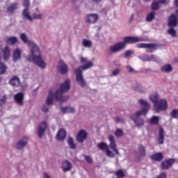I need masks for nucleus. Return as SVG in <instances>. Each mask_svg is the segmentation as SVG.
Returning <instances> with one entry per match:
<instances>
[{
  "instance_id": "47",
  "label": "nucleus",
  "mask_w": 178,
  "mask_h": 178,
  "mask_svg": "<svg viewBox=\"0 0 178 178\" xmlns=\"http://www.w3.org/2000/svg\"><path fill=\"white\" fill-rule=\"evenodd\" d=\"M85 160L88 163H92V159L90 156H85Z\"/></svg>"
},
{
  "instance_id": "46",
  "label": "nucleus",
  "mask_w": 178,
  "mask_h": 178,
  "mask_svg": "<svg viewBox=\"0 0 178 178\" xmlns=\"http://www.w3.org/2000/svg\"><path fill=\"white\" fill-rule=\"evenodd\" d=\"M33 19H38L39 20H41L42 19V14H33Z\"/></svg>"
},
{
  "instance_id": "41",
  "label": "nucleus",
  "mask_w": 178,
  "mask_h": 178,
  "mask_svg": "<svg viewBox=\"0 0 178 178\" xmlns=\"http://www.w3.org/2000/svg\"><path fill=\"white\" fill-rule=\"evenodd\" d=\"M106 154L107 156H109L110 158H115V154L112 151L109 150V148L106 150Z\"/></svg>"
},
{
  "instance_id": "44",
  "label": "nucleus",
  "mask_w": 178,
  "mask_h": 178,
  "mask_svg": "<svg viewBox=\"0 0 178 178\" xmlns=\"http://www.w3.org/2000/svg\"><path fill=\"white\" fill-rule=\"evenodd\" d=\"M42 112H44V113H48V112H49V108L44 104L42 107Z\"/></svg>"
},
{
  "instance_id": "53",
  "label": "nucleus",
  "mask_w": 178,
  "mask_h": 178,
  "mask_svg": "<svg viewBox=\"0 0 178 178\" xmlns=\"http://www.w3.org/2000/svg\"><path fill=\"white\" fill-rule=\"evenodd\" d=\"M115 123H119L120 122H122V119L119 117L115 118Z\"/></svg>"
},
{
  "instance_id": "56",
  "label": "nucleus",
  "mask_w": 178,
  "mask_h": 178,
  "mask_svg": "<svg viewBox=\"0 0 178 178\" xmlns=\"http://www.w3.org/2000/svg\"><path fill=\"white\" fill-rule=\"evenodd\" d=\"M175 5L177 8H178V0H175Z\"/></svg>"
},
{
  "instance_id": "55",
  "label": "nucleus",
  "mask_w": 178,
  "mask_h": 178,
  "mask_svg": "<svg viewBox=\"0 0 178 178\" xmlns=\"http://www.w3.org/2000/svg\"><path fill=\"white\" fill-rule=\"evenodd\" d=\"M44 178H51V177H49V176L47 174V172H45V173L44 174Z\"/></svg>"
},
{
  "instance_id": "38",
  "label": "nucleus",
  "mask_w": 178,
  "mask_h": 178,
  "mask_svg": "<svg viewBox=\"0 0 178 178\" xmlns=\"http://www.w3.org/2000/svg\"><path fill=\"white\" fill-rule=\"evenodd\" d=\"M170 116L178 120V109H173L170 113Z\"/></svg>"
},
{
  "instance_id": "17",
  "label": "nucleus",
  "mask_w": 178,
  "mask_h": 178,
  "mask_svg": "<svg viewBox=\"0 0 178 178\" xmlns=\"http://www.w3.org/2000/svg\"><path fill=\"white\" fill-rule=\"evenodd\" d=\"M19 6V3H13L7 7L6 13L8 15H13L15 11L17 10V7Z\"/></svg>"
},
{
  "instance_id": "48",
  "label": "nucleus",
  "mask_w": 178,
  "mask_h": 178,
  "mask_svg": "<svg viewBox=\"0 0 178 178\" xmlns=\"http://www.w3.org/2000/svg\"><path fill=\"white\" fill-rule=\"evenodd\" d=\"M120 73V70L116 69L113 71L112 76H118Z\"/></svg>"
},
{
  "instance_id": "25",
  "label": "nucleus",
  "mask_w": 178,
  "mask_h": 178,
  "mask_svg": "<svg viewBox=\"0 0 178 178\" xmlns=\"http://www.w3.org/2000/svg\"><path fill=\"white\" fill-rule=\"evenodd\" d=\"M150 159H152V161H156V162H161V161L163 159V154H162L161 152L156 153L150 156Z\"/></svg>"
},
{
  "instance_id": "45",
  "label": "nucleus",
  "mask_w": 178,
  "mask_h": 178,
  "mask_svg": "<svg viewBox=\"0 0 178 178\" xmlns=\"http://www.w3.org/2000/svg\"><path fill=\"white\" fill-rule=\"evenodd\" d=\"M147 59L151 62H156V57L154 55L149 56Z\"/></svg>"
},
{
  "instance_id": "51",
  "label": "nucleus",
  "mask_w": 178,
  "mask_h": 178,
  "mask_svg": "<svg viewBox=\"0 0 178 178\" xmlns=\"http://www.w3.org/2000/svg\"><path fill=\"white\" fill-rule=\"evenodd\" d=\"M127 69L129 73H132V72H134V69H133V67H131V66L130 65L127 66Z\"/></svg>"
},
{
  "instance_id": "50",
  "label": "nucleus",
  "mask_w": 178,
  "mask_h": 178,
  "mask_svg": "<svg viewBox=\"0 0 178 178\" xmlns=\"http://www.w3.org/2000/svg\"><path fill=\"white\" fill-rule=\"evenodd\" d=\"M156 178H166V172H161L157 177Z\"/></svg>"
},
{
  "instance_id": "49",
  "label": "nucleus",
  "mask_w": 178,
  "mask_h": 178,
  "mask_svg": "<svg viewBox=\"0 0 178 178\" xmlns=\"http://www.w3.org/2000/svg\"><path fill=\"white\" fill-rule=\"evenodd\" d=\"M6 95H3V97L1 99H0V102L1 104H6Z\"/></svg>"
},
{
  "instance_id": "43",
  "label": "nucleus",
  "mask_w": 178,
  "mask_h": 178,
  "mask_svg": "<svg viewBox=\"0 0 178 178\" xmlns=\"http://www.w3.org/2000/svg\"><path fill=\"white\" fill-rule=\"evenodd\" d=\"M115 134L116 137H122V136H123V131L122 129H117Z\"/></svg>"
},
{
  "instance_id": "57",
  "label": "nucleus",
  "mask_w": 178,
  "mask_h": 178,
  "mask_svg": "<svg viewBox=\"0 0 178 178\" xmlns=\"http://www.w3.org/2000/svg\"><path fill=\"white\" fill-rule=\"evenodd\" d=\"M175 15H176V16L178 15V9H177V10H175Z\"/></svg>"
},
{
  "instance_id": "52",
  "label": "nucleus",
  "mask_w": 178,
  "mask_h": 178,
  "mask_svg": "<svg viewBox=\"0 0 178 178\" xmlns=\"http://www.w3.org/2000/svg\"><path fill=\"white\" fill-rule=\"evenodd\" d=\"M156 1L159 5H165V3H166V0H157Z\"/></svg>"
},
{
  "instance_id": "29",
  "label": "nucleus",
  "mask_w": 178,
  "mask_h": 178,
  "mask_svg": "<svg viewBox=\"0 0 178 178\" xmlns=\"http://www.w3.org/2000/svg\"><path fill=\"white\" fill-rule=\"evenodd\" d=\"M67 143L70 148H71V149H76V143H74V140H73V138L69 137L67 139Z\"/></svg>"
},
{
  "instance_id": "14",
  "label": "nucleus",
  "mask_w": 178,
  "mask_h": 178,
  "mask_svg": "<svg viewBox=\"0 0 178 178\" xmlns=\"http://www.w3.org/2000/svg\"><path fill=\"white\" fill-rule=\"evenodd\" d=\"M45 130H47V122H42L38 127V136L39 138H42V136H44V133H45Z\"/></svg>"
},
{
  "instance_id": "21",
  "label": "nucleus",
  "mask_w": 178,
  "mask_h": 178,
  "mask_svg": "<svg viewBox=\"0 0 178 178\" xmlns=\"http://www.w3.org/2000/svg\"><path fill=\"white\" fill-rule=\"evenodd\" d=\"M29 141V137L24 136L21 140H19L17 143V149H22L24 148L26 145H27V142Z\"/></svg>"
},
{
  "instance_id": "5",
  "label": "nucleus",
  "mask_w": 178,
  "mask_h": 178,
  "mask_svg": "<svg viewBox=\"0 0 178 178\" xmlns=\"http://www.w3.org/2000/svg\"><path fill=\"white\" fill-rule=\"evenodd\" d=\"M138 102L143 108L131 116V119H132L138 127L144 126V120L140 118V116H141V115H147V112H148L149 108H151L149 103L144 99H139Z\"/></svg>"
},
{
  "instance_id": "28",
  "label": "nucleus",
  "mask_w": 178,
  "mask_h": 178,
  "mask_svg": "<svg viewBox=\"0 0 178 178\" xmlns=\"http://www.w3.org/2000/svg\"><path fill=\"white\" fill-rule=\"evenodd\" d=\"M6 42H7V44H9L10 45H15V44L17 42V38L15 36L6 38Z\"/></svg>"
},
{
  "instance_id": "11",
  "label": "nucleus",
  "mask_w": 178,
  "mask_h": 178,
  "mask_svg": "<svg viewBox=\"0 0 178 178\" xmlns=\"http://www.w3.org/2000/svg\"><path fill=\"white\" fill-rule=\"evenodd\" d=\"M177 15L175 14H171L168 17V27H177Z\"/></svg>"
},
{
  "instance_id": "16",
  "label": "nucleus",
  "mask_w": 178,
  "mask_h": 178,
  "mask_svg": "<svg viewBox=\"0 0 178 178\" xmlns=\"http://www.w3.org/2000/svg\"><path fill=\"white\" fill-rule=\"evenodd\" d=\"M22 59V51L19 48L15 49L13 53V62H17Z\"/></svg>"
},
{
  "instance_id": "8",
  "label": "nucleus",
  "mask_w": 178,
  "mask_h": 178,
  "mask_svg": "<svg viewBox=\"0 0 178 178\" xmlns=\"http://www.w3.org/2000/svg\"><path fill=\"white\" fill-rule=\"evenodd\" d=\"M156 112H161V111H166L168 109V102L165 99H161L154 104Z\"/></svg>"
},
{
  "instance_id": "15",
  "label": "nucleus",
  "mask_w": 178,
  "mask_h": 178,
  "mask_svg": "<svg viewBox=\"0 0 178 178\" xmlns=\"http://www.w3.org/2000/svg\"><path fill=\"white\" fill-rule=\"evenodd\" d=\"M58 70H59L60 73H61V74H66V73H67L69 68L67 67V65H66V64H65V62H63V60H60L58 63Z\"/></svg>"
},
{
  "instance_id": "59",
  "label": "nucleus",
  "mask_w": 178,
  "mask_h": 178,
  "mask_svg": "<svg viewBox=\"0 0 178 178\" xmlns=\"http://www.w3.org/2000/svg\"><path fill=\"white\" fill-rule=\"evenodd\" d=\"M73 3H74V2H76V0H72Z\"/></svg>"
},
{
  "instance_id": "36",
  "label": "nucleus",
  "mask_w": 178,
  "mask_h": 178,
  "mask_svg": "<svg viewBox=\"0 0 178 178\" xmlns=\"http://www.w3.org/2000/svg\"><path fill=\"white\" fill-rule=\"evenodd\" d=\"M167 33L172 37H176L177 34V32H176V30H175L173 27H170V29L167 31Z\"/></svg>"
},
{
  "instance_id": "2",
  "label": "nucleus",
  "mask_w": 178,
  "mask_h": 178,
  "mask_svg": "<svg viewBox=\"0 0 178 178\" xmlns=\"http://www.w3.org/2000/svg\"><path fill=\"white\" fill-rule=\"evenodd\" d=\"M70 90V79H66L64 83L60 84V90H57L54 94L52 91L49 92V95L46 100L47 105H52L54 99H56L59 102H65L69 99V96H63V92H67Z\"/></svg>"
},
{
  "instance_id": "13",
  "label": "nucleus",
  "mask_w": 178,
  "mask_h": 178,
  "mask_svg": "<svg viewBox=\"0 0 178 178\" xmlns=\"http://www.w3.org/2000/svg\"><path fill=\"white\" fill-rule=\"evenodd\" d=\"M108 140L110 141V148L113 149L114 152H115L116 155H119V150L118 149V145L115 141V137L111 135L108 136Z\"/></svg>"
},
{
  "instance_id": "10",
  "label": "nucleus",
  "mask_w": 178,
  "mask_h": 178,
  "mask_svg": "<svg viewBox=\"0 0 178 178\" xmlns=\"http://www.w3.org/2000/svg\"><path fill=\"white\" fill-rule=\"evenodd\" d=\"M174 163H176V159H168L165 160L161 163V169H163V170L170 169V168L173 166Z\"/></svg>"
},
{
  "instance_id": "54",
  "label": "nucleus",
  "mask_w": 178,
  "mask_h": 178,
  "mask_svg": "<svg viewBox=\"0 0 178 178\" xmlns=\"http://www.w3.org/2000/svg\"><path fill=\"white\" fill-rule=\"evenodd\" d=\"M102 0H92V2H94V3H100Z\"/></svg>"
},
{
  "instance_id": "37",
  "label": "nucleus",
  "mask_w": 178,
  "mask_h": 178,
  "mask_svg": "<svg viewBox=\"0 0 178 178\" xmlns=\"http://www.w3.org/2000/svg\"><path fill=\"white\" fill-rule=\"evenodd\" d=\"M150 123H151V124H158V123H159V118H158L157 116L154 115L150 119Z\"/></svg>"
},
{
  "instance_id": "1",
  "label": "nucleus",
  "mask_w": 178,
  "mask_h": 178,
  "mask_svg": "<svg viewBox=\"0 0 178 178\" xmlns=\"http://www.w3.org/2000/svg\"><path fill=\"white\" fill-rule=\"evenodd\" d=\"M20 38L24 44H28V47H30L31 55L28 56V60L29 62H33L35 65H37L41 69H44L47 65L42 58H41V51H40V47L37 46L35 43L27 40V35L26 33H21Z\"/></svg>"
},
{
  "instance_id": "3",
  "label": "nucleus",
  "mask_w": 178,
  "mask_h": 178,
  "mask_svg": "<svg viewBox=\"0 0 178 178\" xmlns=\"http://www.w3.org/2000/svg\"><path fill=\"white\" fill-rule=\"evenodd\" d=\"M81 63H86L83 65L79 66L78 68L75 69L74 73L76 76V83L81 87H86V81H84V78L83 77V70H88V69H91L94 65L91 61H87V58L84 57H81L80 58Z\"/></svg>"
},
{
  "instance_id": "40",
  "label": "nucleus",
  "mask_w": 178,
  "mask_h": 178,
  "mask_svg": "<svg viewBox=\"0 0 178 178\" xmlns=\"http://www.w3.org/2000/svg\"><path fill=\"white\" fill-rule=\"evenodd\" d=\"M115 175V176H118V178L124 177V172L122 170H119L116 171Z\"/></svg>"
},
{
  "instance_id": "19",
  "label": "nucleus",
  "mask_w": 178,
  "mask_h": 178,
  "mask_svg": "<svg viewBox=\"0 0 178 178\" xmlns=\"http://www.w3.org/2000/svg\"><path fill=\"white\" fill-rule=\"evenodd\" d=\"M98 19H99V17L97 14H89L87 15V23H97L98 22Z\"/></svg>"
},
{
  "instance_id": "31",
  "label": "nucleus",
  "mask_w": 178,
  "mask_h": 178,
  "mask_svg": "<svg viewBox=\"0 0 178 178\" xmlns=\"http://www.w3.org/2000/svg\"><path fill=\"white\" fill-rule=\"evenodd\" d=\"M138 151L141 156H145V155H147V153L145 152V147H144L143 145H139Z\"/></svg>"
},
{
  "instance_id": "58",
  "label": "nucleus",
  "mask_w": 178,
  "mask_h": 178,
  "mask_svg": "<svg viewBox=\"0 0 178 178\" xmlns=\"http://www.w3.org/2000/svg\"><path fill=\"white\" fill-rule=\"evenodd\" d=\"M131 19H134V14H132V15H131Z\"/></svg>"
},
{
  "instance_id": "18",
  "label": "nucleus",
  "mask_w": 178,
  "mask_h": 178,
  "mask_svg": "<svg viewBox=\"0 0 178 178\" xmlns=\"http://www.w3.org/2000/svg\"><path fill=\"white\" fill-rule=\"evenodd\" d=\"M9 84L13 87H19L20 86V79L17 76H14L9 80Z\"/></svg>"
},
{
  "instance_id": "7",
  "label": "nucleus",
  "mask_w": 178,
  "mask_h": 178,
  "mask_svg": "<svg viewBox=\"0 0 178 178\" xmlns=\"http://www.w3.org/2000/svg\"><path fill=\"white\" fill-rule=\"evenodd\" d=\"M23 6L25 8L22 10V16L24 19H26V20H29V22H33V18L30 16V11L29 10V6H30L29 0H24Z\"/></svg>"
},
{
  "instance_id": "9",
  "label": "nucleus",
  "mask_w": 178,
  "mask_h": 178,
  "mask_svg": "<svg viewBox=\"0 0 178 178\" xmlns=\"http://www.w3.org/2000/svg\"><path fill=\"white\" fill-rule=\"evenodd\" d=\"M87 137H88L87 131L81 129L76 134V141H78V143H81V144H83V143L87 140Z\"/></svg>"
},
{
  "instance_id": "35",
  "label": "nucleus",
  "mask_w": 178,
  "mask_h": 178,
  "mask_svg": "<svg viewBox=\"0 0 178 178\" xmlns=\"http://www.w3.org/2000/svg\"><path fill=\"white\" fill-rule=\"evenodd\" d=\"M161 8V6H159V3L157 1H154L152 3V10H158Z\"/></svg>"
},
{
  "instance_id": "34",
  "label": "nucleus",
  "mask_w": 178,
  "mask_h": 178,
  "mask_svg": "<svg viewBox=\"0 0 178 178\" xmlns=\"http://www.w3.org/2000/svg\"><path fill=\"white\" fill-rule=\"evenodd\" d=\"M97 147L102 151H106L108 149V145H106V143H105L104 142L98 143Z\"/></svg>"
},
{
  "instance_id": "4",
  "label": "nucleus",
  "mask_w": 178,
  "mask_h": 178,
  "mask_svg": "<svg viewBox=\"0 0 178 178\" xmlns=\"http://www.w3.org/2000/svg\"><path fill=\"white\" fill-rule=\"evenodd\" d=\"M124 42H120L114 45H112L109 47L110 52L113 54L122 51L124 48L126 47V44H136V42H141L145 41L143 38L137 37V36H127L123 38Z\"/></svg>"
},
{
  "instance_id": "22",
  "label": "nucleus",
  "mask_w": 178,
  "mask_h": 178,
  "mask_svg": "<svg viewBox=\"0 0 178 178\" xmlns=\"http://www.w3.org/2000/svg\"><path fill=\"white\" fill-rule=\"evenodd\" d=\"M165 141V130L162 127H159V138H158V143L159 144H163Z\"/></svg>"
},
{
  "instance_id": "32",
  "label": "nucleus",
  "mask_w": 178,
  "mask_h": 178,
  "mask_svg": "<svg viewBox=\"0 0 178 178\" xmlns=\"http://www.w3.org/2000/svg\"><path fill=\"white\" fill-rule=\"evenodd\" d=\"M149 99L153 102V104H156L158 103V93H154L150 95Z\"/></svg>"
},
{
  "instance_id": "27",
  "label": "nucleus",
  "mask_w": 178,
  "mask_h": 178,
  "mask_svg": "<svg viewBox=\"0 0 178 178\" xmlns=\"http://www.w3.org/2000/svg\"><path fill=\"white\" fill-rule=\"evenodd\" d=\"M60 111L63 113H74V112H76L74 108L69 106L61 107Z\"/></svg>"
},
{
  "instance_id": "30",
  "label": "nucleus",
  "mask_w": 178,
  "mask_h": 178,
  "mask_svg": "<svg viewBox=\"0 0 178 178\" xmlns=\"http://www.w3.org/2000/svg\"><path fill=\"white\" fill-rule=\"evenodd\" d=\"M155 19V13L154 11L150 12L146 16V22H151Z\"/></svg>"
},
{
  "instance_id": "6",
  "label": "nucleus",
  "mask_w": 178,
  "mask_h": 178,
  "mask_svg": "<svg viewBox=\"0 0 178 178\" xmlns=\"http://www.w3.org/2000/svg\"><path fill=\"white\" fill-rule=\"evenodd\" d=\"M136 47L138 48H145L149 54H152L158 49V44L154 43H139L136 44Z\"/></svg>"
},
{
  "instance_id": "12",
  "label": "nucleus",
  "mask_w": 178,
  "mask_h": 178,
  "mask_svg": "<svg viewBox=\"0 0 178 178\" xmlns=\"http://www.w3.org/2000/svg\"><path fill=\"white\" fill-rule=\"evenodd\" d=\"M14 101L18 104L19 106H23L24 104V93L20 92L14 95Z\"/></svg>"
},
{
  "instance_id": "20",
  "label": "nucleus",
  "mask_w": 178,
  "mask_h": 178,
  "mask_svg": "<svg viewBox=\"0 0 178 178\" xmlns=\"http://www.w3.org/2000/svg\"><path fill=\"white\" fill-rule=\"evenodd\" d=\"M56 138L58 141H63V140L66 138V131L63 129H59L56 134Z\"/></svg>"
},
{
  "instance_id": "39",
  "label": "nucleus",
  "mask_w": 178,
  "mask_h": 178,
  "mask_svg": "<svg viewBox=\"0 0 178 178\" xmlns=\"http://www.w3.org/2000/svg\"><path fill=\"white\" fill-rule=\"evenodd\" d=\"M6 72V66L3 63H0V74H3Z\"/></svg>"
},
{
  "instance_id": "42",
  "label": "nucleus",
  "mask_w": 178,
  "mask_h": 178,
  "mask_svg": "<svg viewBox=\"0 0 178 178\" xmlns=\"http://www.w3.org/2000/svg\"><path fill=\"white\" fill-rule=\"evenodd\" d=\"M134 54V52L131 50H127L125 51L124 56V58H129V56H131Z\"/></svg>"
},
{
  "instance_id": "33",
  "label": "nucleus",
  "mask_w": 178,
  "mask_h": 178,
  "mask_svg": "<svg viewBox=\"0 0 178 178\" xmlns=\"http://www.w3.org/2000/svg\"><path fill=\"white\" fill-rule=\"evenodd\" d=\"M82 44L83 47H86V48H90L92 47V42L87 39H83L82 41Z\"/></svg>"
},
{
  "instance_id": "26",
  "label": "nucleus",
  "mask_w": 178,
  "mask_h": 178,
  "mask_svg": "<svg viewBox=\"0 0 178 178\" xmlns=\"http://www.w3.org/2000/svg\"><path fill=\"white\" fill-rule=\"evenodd\" d=\"M161 71L163 73H170L173 72V67H172V65H170V64H167L161 67Z\"/></svg>"
},
{
  "instance_id": "24",
  "label": "nucleus",
  "mask_w": 178,
  "mask_h": 178,
  "mask_svg": "<svg viewBox=\"0 0 178 178\" xmlns=\"http://www.w3.org/2000/svg\"><path fill=\"white\" fill-rule=\"evenodd\" d=\"M72 168V163L69 161L65 160L63 161L62 169L63 172H69Z\"/></svg>"
},
{
  "instance_id": "23",
  "label": "nucleus",
  "mask_w": 178,
  "mask_h": 178,
  "mask_svg": "<svg viewBox=\"0 0 178 178\" xmlns=\"http://www.w3.org/2000/svg\"><path fill=\"white\" fill-rule=\"evenodd\" d=\"M3 53V58L4 60H8L9 58H10V49L8 46H6L4 49L2 50Z\"/></svg>"
}]
</instances>
